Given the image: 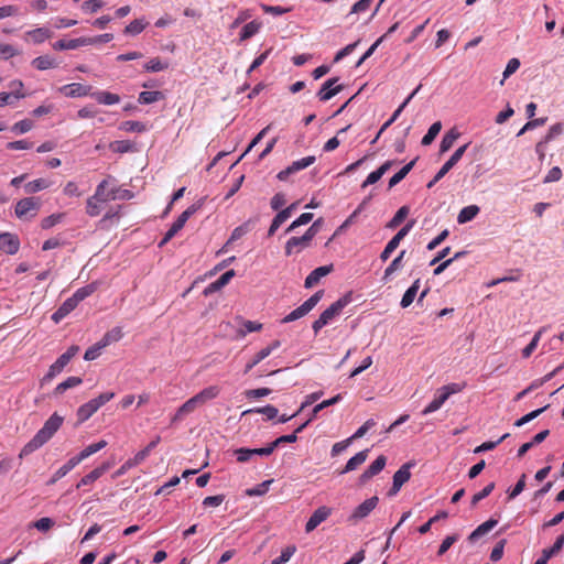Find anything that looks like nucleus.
<instances>
[{"mask_svg": "<svg viewBox=\"0 0 564 564\" xmlns=\"http://www.w3.org/2000/svg\"><path fill=\"white\" fill-rule=\"evenodd\" d=\"M63 417L57 413L52 414L44 423L43 427L22 447L19 457L23 458L29 456L45 443H47L53 435L59 430L63 424Z\"/></svg>", "mask_w": 564, "mask_h": 564, "instance_id": "nucleus-1", "label": "nucleus"}, {"mask_svg": "<svg viewBox=\"0 0 564 564\" xmlns=\"http://www.w3.org/2000/svg\"><path fill=\"white\" fill-rule=\"evenodd\" d=\"M220 393L218 386H209L183 403L174 414L172 422L182 420L185 415L193 413L197 408L215 399Z\"/></svg>", "mask_w": 564, "mask_h": 564, "instance_id": "nucleus-2", "label": "nucleus"}, {"mask_svg": "<svg viewBox=\"0 0 564 564\" xmlns=\"http://www.w3.org/2000/svg\"><path fill=\"white\" fill-rule=\"evenodd\" d=\"M351 292L346 293L336 302H334L328 308H326L319 317L313 323L312 327L315 335L327 324H329L341 311L351 302Z\"/></svg>", "mask_w": 564, "mask_h": 564, "instance_id": "nucleus-3", "label": "nucleus"}, {"mask_svg": "<svg viewBox=\"0 0 564 564\" xmlns=\"http://www.w3.org/2000/svg\"><path fill=\"white\" fill-rule=\"evenodd\" d=\"M465 386H466L465 383H456V382L443 386L442 388H440L436 391L434 399L424 408V410L422 411V414L427 415L430 413L437 411L438 409H441V406L446 402V400L452 394L463 391Z\"/></svg>", "mask_w": 564, "mask_h": 564, "instance_id": "nucleus-4", "label": "nucleus"}, {"mask_svg": "<svg viewBox=\"0 0 564 564\" xmlns=\"http://www.w3.org/2000/svg\"><path fill=\"white\" fill-rule=\"evenodd\" d=\"M41 208V202L37 197H25L15 204L14 214L19 219L34 218Z\"/></svg>", "mask_w": 564, "mask_h": 564, "instance_id": "nucleus-5", "label": "nucleus"}, {"mask_svg": "<svg viewBox=\"0 0 564 564\" xmlns=\"http://www.w3.org/2000/svg\"><path fill=\"white\" fill-rule=\"evenodd\" d=\"M324 291L319 290L314 293L310 299H307L302 305L293 310L290 314H288L281 322L290 323L296 321L303 316H305L308 312H311L317 303L321 301Z\"/></svg>", "mask_w": 564, "mask_h": 564, "instance_id": "nucleus-6", "label": "nucleus"}, {"mask_svg": "<svg viewBox=\"0 0 564 564\" xmlns=\"http://www.w3.org/2000/svg\"><path fill=\"white\" fill-rule=\"evenodd\" d=\"M198 205H192L188 208H186L178 217L177 219L172 224L170 229L166 231L164 238L162 239L160 246L170 241L186 224L188 218L194 215L198 210Z\"/></svg>", "mask_w": 564, "mask_h": 564, "instance_id": "nucleus-7", "label": "nucleus"}, {"mask_svg": "<svg viewBox=\"0 0 564 564\" xmlns=\"http://www.w3.org/2000/svg\"><path fill=\"white\" fill-rule=\"evenodd\" d=\"M414 223V220H410L391 238L380 254L382 261H387L390 258L391 253L399 247L401 240L410 232Z\"/></svg>", "mask_w": 564, "mask_h": 564, "instance_id": "nucleus-8", "label": "nucleus"}, {"mask_svg": "<svg viewBox=\"0 0 564 564\" xmlns=\"http://www.w3.org/2000/svg\"><path fill=\"white\" fill-rule=\"evenodd\" d=\"M316 161L314 155L302 158L301 160L294 161L290 166L280 171L276 177L280 181H286L291 174H294L301 170H304L312 165Z\"/></svg>", "mask_w": 564, "mask_h": 564, "instance_id": "nucleus-9", "label": "nucleus"}, {"mask_svg": "<svg viewBox=\"0 0 564 564\" xmlns=\"http://www.w3.org/2000/svg\"><path fill=\"white\" fill-rule=\"evenodd\" d=\"M20 239L12 232H0V250L7 254L13 256L20 250Z\"/></svg>", "mask_w": 564, "mask_h": 564, "instance_id": "nucleus-10", "label": "nucleus"}, {"mask_svg": "<svg viewBox=\"0 0 564 564\" xmlns=\"http://www.w3.org/2000/svg\"><path fill=\"white\" fill-rule=\"evenodd\" d=\"M378 502L379 498L377 496L366 499L354 510V512L349 517V521L357 522L361 519H365L377 507Z\"/></svg>", "mask_w": 564, "mask_h": 564, "instance_id": "nucleus-11", "label": "nucleus"}, {"mask_svg": "<svg viewBox=\"0 0 564 564\" xmlns=\"http://www.w3.org/2000/svg\"><path fill=\"white\" fill-rule=\"evenodd\" d=\"M412 464L411 463H406L404 465H402L393 475V482H392V487L389 491V496H394L399 492V490L401 489V487L406 482L409 481L410 477H411V473H410V468H411Z\"/></svg>", "mask_w": 564, "mask_h": 564, "instance_id": "nucleus-12", "label": "nucleus"}, {"mask_svg": "<svg viewBox=\"0 0 564 564\" xmlns=\"http://www.w3.org/2000/svg\"><path fill=\"white\" fill-rule=\"evenodd\" d=\"M332 514V509L326 507V506H322L319 508H317L313 513L312 516L310 517V519L307 520L306 524H305V531L307 533L312 532L313 530H315L322 522H324L329 516Z\"/></svg>", "mask_w": 564, "mask_h": 564, "instance_id": "nucleus-13", "label": "nucleus"}, {"mask_svg": "<svg viewBox=\"0 0 564 564\" xmlns=\"http://www.w3.org/2000/svg\"><path fill=\"white\" fill-rule=\"evenodd\" d=\"M338 82L337 77L327 79L317 93V97L321 101H327L343 90V85H336Z\"/></svg>", "mask_w": 564, "mask_h": 564, "instance_id": "nucleus-14", "label": "nucleus"}, {"mask_svg": "<svg viewBox=\"0 0 564 564\" xmlns=\"http://www.w3.org/2000/svg\"><path fill=\"white\" fill-rule=\"evenodd\" d=\"M469 143H465L464 145L459 147L444 163V165L440 169V171L436 173V180H442L462 159L466 150L468 149Z\"/></svg>", "mask_w": 564, "mask_h": 564, "instance_id": "nucleus-15", "label": "nucleus"}, {"mask_svg": "<svg viewBox=\"0 0 564 564\" xmlns=\"http://www.w3.org/2000/svg\"><path fill=\"white\" fill-rule=\"evenodd\" d=\"M387 457L384 455H380L376 458L375 462L360 475L359 481L360 484H367L372 477L378 475L386 466Z\"/></svg>", "mask_w": 564, "mask_h": 564, "instance_id": "nucleus-16", "label": "nucleus"}, {"mask_svg": "<svg viewBox=\"0 0 564 564\" xmlns=\"http://www.w3.org/2000/svg\"><path fill=\"white\" fill-rule=\"evenodd\" d=\"M90 86H85L79 83L67 84L58 88L61 94L69 98L90 96Z\"/></svg>", "mask_w": 564, "mask_h": 564, "instance_id": "nucleus-17", "label": "nucleus"}, {"mask_svg": "<svg viewBox=\"0 0 564 564\" xmlns=\"http://www.w3.org/2000/svg\"><path fill=\"white\" fill-rule=\"evenodd\" d=\"M111 467L109 462L101 464L100 466L93 469L90 473L85 475L76 485V488H80L84 486H89L94 484L97 479H99L102 475H105Z\"/></svg>", "mask_w": 564, "mask_h": 564, "instance_id": "nucleus-18", "label": "nucleus"}, {"mask_svg": "<svg viewBox=\"0 0 564 564\" xmlns=\"http://www.w3.org/2000/svg\"><path fill=\"white\" fill-rule=\"evenodd\" d=\"M311 245L303 236L302 237H291L286 242L284 247V253L285 256H292L300 253L302 250L308 248Z\"/></svg>", "mask_w": 564, "mask_h": 564, "instance_id": "nucleus-19", "label": "nucleus"}, {"mask_svg": "<svg viewBox=\"0 0 564 564\" xmlns=\"http://www.w3.org/2000/svg\"><path fill=\"white\" fill-rule=\"evenodd\" d=\"M334 270L333 264L323 265L314 269L305 279L304 286L306 289H311L316 285L319 280L327 274H329Z\"/></svg>", "mask_w": 564, "mask_h": 564, "instance_id": "nucleus-20", "label": "nucleus"}, {"mask_svg": "<svg viewBox=\"0 0 564 564\" xmlns=\"http://www.w3.org/2000/svg\"><path fill=\"white\" fill-rule=\"evenodd\" d=\"M564 545V534L556 538L554 544L550 549H544L542 555L535 561L534 564H546L549 560L558 553Z\"/></svg>", "mask_w": 564, "mask_h": 564, "instance_id": "nucleus-21", "label": "nucleus"}, {"mask_svg": "<svg viewBox=\"0 0 564 564\" xmlns=\"http://www.w3.org/2000/svg\"><path fill=\"white\" fill-rule=\"evenodd\" d=\"M77 302L73 296L68 297L52 315V321L56 324L64 319L72 311L77 307Z\"/></svg>", "mask_w": 564, "mask_h": 564, "instance_id": "nucleus-22", "label": "nucleus"}, {"mask_svg": "<svg viewBox=\"0 0 564 564\" xmlns=\"http://www.w3.org/2000/svg\"><path fill=\"white\" fill-rule=\"evenodd\" d=\"M393 164H394V161H391V160L386 161L379 169L371 172L367 176L365 182L361 184V187L366 188L368 185L377 183L383 176V174L387 173L391 169V166Z\"/></svg>", "mask_w": 564, "mask_h": 564, "instance_id": "nucleus-23", "label": "nucleus"}, {"mask_svg": "<svg viewBox=\"0 0 564 564\" xmlns=\"http://www.w3.org/2000/svg\"><path fill=\"white\" fill-rule=\"evenodd\" d=\"M368 454H369V449H364V451L357 453L356 455H354L347 462L344 469H341L339 471V474L343 475V474H347V473H350V471L357 469L360 465H362L366 462Z\"/></svg>", "mask_w": 564, "mask_h": 564, "instance_id": "nucleus-24", "label": "nucleus"}, {"mask_svg": "<svg viewBox=\"0 0 564 564\" xmlns=\"http://www.w3.org/2000/svg\"><path fill=\"white\" fill-rule=\"evenodd\" d=\"M236 272L235 270H228L227 272H225L224 274H221L216 281H214L213 283H210L206 290H205V293H210V292H216V291H219L220 289H223L225 285H227L230 280L235 276Z\"/></svg>", "mask_w": 564, "mask_h": 564, "instance_id": "nucleus-25", "label": "nucleus"}, {"mask_svg": "<svg viewBox=\"0 0 564 564\" xmlns=\"http://www.w3.org/2000/svg\"><path fill=\"white\" fill-rule=\"evenodd\" d=\"M107 445H108V443L105 440H100L97 443H93V444L88 445L87 447H85L83 451H80L77 455H75L76 460L82 463L83 460H85L89 456H91L95 453H97V452L101 451L102 448H105Z\"/></svg>", "mask_w": 564, "mask_h": 564, "instance_id": "nucleus-26", "label": "nucleus"}, {"mask_svg": "<svg viewBox=\"0 0 564 564\" xmlns=\"http://www.w3.org/2000/svg\"><path fill=\"white\" fill-rule=\"evenodd\" d=\"M99 286H100V282L94 281V282L76 290V292L72 296L77 302V304H79L86 297L94 294L98 290Z\"/></svg>", "mask_w": 564, "mask_h": 564, "instance_id": "nucleus-27", "label": "nucleus"}, {"mask_svg": "<svg viewBox=\"0 0 564 564\" xmlns=\"http://www.w3.org/2000/svg\"><path fill=\"white\" fill-rule=\"evenodd\" d=\"M498 521L490 518L489 520L485 521L480 525H478L468 536V540L470 542L476 541L480 536L487 534L490 530H492L497 525Z\"/></svg>", "mask_w": 564, "mask_h": 564, "instance_id": "nucleus-28", "label": "nucleus"}, {"mask_svg": "<svg viewBox=\"0 0 564 564\" xmlns=\"http://www.w3.org/2000/svg\"><path fill=\"white\" fill-rule=\"evenodd\" d=\"M90 97L101 105H116L120 102V96L109 91H94L90 94Z\"/></svg>", "mask_w": 564, "mask_h": 564, "instance_id": "nucleus-29", "label": "nucleus"}, {"mask_svg": "<svg viewBox=\"0 0 564 564\" xmlns=\"http://www.w3.org/2000/svg\"><path fill=\"white\" fill-rule=\"evenodd\" d=\"M78 464H80L78 460H76V457L73 456L69 458L63 466H61L52 476L50 484H55L57 480L65 477L72 469H74Z\"/></svg>", "mask_w": 564, "mask_h": 564, "instance_id": "nucleus-30", "label": "nucleus"}, {"mask_svg": "<svg viewBox=\"0 0 564 564\" xmlns=\"http://www.w3.org/2000/svg\"><path fill=\"white\" fill-rule=\"evenodd\" d=\"M82 46H85V37H78L73 40H59L53 44V48L56 51L76 50Z\"/></svg>", "mask_w": 564, "mask_h": 564, "instance_id": "nucleus-31", "label": "nucleus"}, {"mask_svg": "<svg viewBox=\"0 0 564 564\" xmlns=\"http://www.w3.org/2000/svg\"><path fill=\"white\" fill-rule=\"evenodd\" d=\"M460 133L455 129L452 128L448 130L442 138L441 144H440V152L445 153L447 152L456 142V140L459 138Z\"/></svg>", "mask_w": 564, "mask_h": 564, "instance_id": "nucleus-32", "label": "nucleus"}, {"mask_svg": "<svg viewBox=\"0 0 564 564\" xmlns=\"http://www.w3.org/2000/svg\"><path fill=\"white\" fill-rule=\"evenodd\" d=\"M99 409L96 404L89 400L88 402L80 405L77 410V419L79 423L87 421L90 416H93Z\"/></svg>", "mask_w": 564, "mask_h": 564, "instance_id": "nucleus-33", "label": "nucleus"}, {"mask_svg": "<svg viewBox=\"0 0 564 564\" xmlns=\"http://www.w3.org/2000/svg\"><path fill=\"white\" fill-rule=\"evenodd\" d=\"M405 256V250H402L397 258H394L391 263L386 268L383 273V280L388 281L397 271L401 270L403 267V258Z\"/></svg>", "mask_w": 564, "mask_h": 564, "instance_id": "nucleus-34", "label": "nucleus"}, {"mask_svg": "<svg viewBox=\"0 0 564 564\" xmlns=\"http://www.w3.org/2000/svg\"><path fill=\"white\" fill-rule=\"evenodd\" d=\"M480 212V208L477 205H468L460 209L457 216L458 224H466L473 220Z\"/></svg>", "mask_w": 564, "mask_h": 564, "instance_id": "nucleus-35", "label": "nucleus"}, {"mask_svg": "<svg viewBox=\"0 0 564 564\" xmlns=\"http://www.w3.org/2000/svg\"><path fill=\"white\" fill-rule=\"evenodd\" d=\"M419 289H420V279H416L413 282V284L405 291V293L403 294V296L401 299L400 305L402 308H406L413 303Z\"/></svg>", "mask_w": 564, "mask_h": 564, "instance_id": "nucleus-36", "label": "nucleus"}, {"mask_svg": "<svg viewBox=\"0 0 564 564\" xmlns=\"http://www.w3.org/2000/svg\"><path fill=\"white\" fill-rule=\"evenodd\" d=\"M82 382H83V380L80 377H68L66 380H64L63 382H61L56 386L53 393H54V395H61L67 389L75 388V387L82 384Z\"/></svg>", "mask_w": 564, "mask_h": 564, "instance_id": "nucleus-37", "label": "nucleus"}, {"mask_svg": "<svg viewBox=\"0 0 564 564\" xmlns=\"http://www.w3.org/2000/svg\"><path fill=\"white\" fill-rule=\"evenodd\" d=\"M26 34L35 44L43 43L44 41L52 37V32L46 28L34 29L29 31Z\"/></svg>", "mask_w": 564, "mask_h": 564, "instance_id": "nucleus-38", "label": "nucleus"}, {"mask_svg": "<svg viewBox=\"0 0 564 564\" xmlns=\"http://www.w3.org/2000/svg\"><path fill=\"white\" fill-rule=\"evenodd\" d=\"M261 28H262V23L258 20H253V21L247 23L240 32V41H246V40L252 37L260 31Z\"/></svg>", "mask_w": 564, "mask_h": 564, "instance_id": "nucleus-39", "label": "nucleus"}, {"mask_svg": "<svg viewBox=\"0 0 564 564\" xmlns=\"http://www.w3.org/2000/svg\"><path fill=\"white\" fill-rule=\"evenodd\" d=\"M122 337L123 332L121 327H113L112 329L108 330L99 341L101 343V346L107 347L111 343L119 341Z\"/></svg>", "mask_w": 564, "mask_h": 564, "instance_id": "nucleus-40", "label": "nucleus"}, {"mask_svg": "<svg viewBox=\"0 0 564 564\" xmlns=\"http://www.w3.org/2000/svg\"><path fill=\"white\" fill-rule=\"evenodd\" d=\"M416 159L412 160L408 164H405L398 173H395L389 181V188H392L397 184H399L413 169L415 165Z\"/></svg>", "mask_w": 564, "mask_h": 564, "instance_id": "nucleus-41", "label": "nucleus"}, {"mask_svg": "<svg viewBox=\"0 0 564 564\" xmlns=\"http://www.w3.org/2000/svg\"><path fill=\"white\" fill-rule=\"evenodd\" d=\"M410 213L409 206H402L398 209L391 220L387 224V228L394 229L401 225V223L408 217Z\"/></svg>", "mask_w": 564, "mask_h": 564, "instance_id": "nucleus-42", "label": "nucleus"}, {"mask_svg": "<svg viewBox=\"0 0 564 564\" xmlns=\"http://www.w3.org/2000/svg\"><path fill=\"white\" fill-rule=\"evenodd\" d=\"M163 98V93L159 90L142 91L139 95L138 101L142 105H149L162 100Z\"/></svg>", "mask_w": 564, "mask_h": 564, "instance_id": "nucleus-43", "label": "nucleus"}, {"mask_svg": "<svg viewBox=\"0 0 564 564\" xmlns=\"http://www.w3.org/2000/svg\"><path fill=\"white\" fill-rule=\"evenodd\" d=\"M170 66L169 62L167 61H162L160 57H154V58H151L145 65H144V69L147 72H152V73H156V72H162V70H165L167 69Z\"/></svg>", "mask_w": 564, "mask_h": 564, "instance_id": "nucleus-44", "label": "nucleus"}, {"mask_svg": "<svg viewBox=\"0 0 564 564\" xmlns=\"http://www.w3.org/2000/svg\"><path fill=\"white\" fill-rule=\"evenodd\" d=\"M148 25V22L144 21V19H137L130 22L123 30L124 34L130 35H137L140 34L145 26Z\"/></svg>", "mask_w": 564, "mask_h": 564, "instance_id": "nucleus-45", "label": "nucleus"}, {"mask_svg": "<svg viewBox=\"0 0 564 564\" xmlns=\"http://www.w3.org/2000/svg\"><path fill=\"white\" fill-rule=\"evenodd\" d=\"M442 129V123L441 121H436L434 122L427 130L426 134L422 138V141L421 143L423 145H430L434 140L435 138L437 137V134L440 133Z\"/></svg>", "mask_w": 564, "mask_h": 564, "instance_id": "nucleus-46", "label": "nucleus"}, {"mask_svg": "<svg viewBox=\"0 0 564 564\" xmlns=\"http://www.w3.org/2000/svg\"><path fill=\"white\" fill-rule=\"evenodd\" d=\"M107 187H108V181L107 180L101 181L97 185L95 194L93 196L101 203L109 202V197H113V196L109 195V189H107Z\"/></svg>", "mask_w": 564, "mask_h": 564, "instance_id": "nucleus-47", "label": "nucleus"}, {"mask_svg": "<svg viewBox=\"0 0 564 564\" xmlns=\"http://www.w3.org/2000/svg\"><path fill=\"white\" fill-rule=\"evenodd\" d=\"M120 129L126 132H144L147 126L141 121L128 120L120 124Z\"/></svg>", "mask_w": 564, "mask_h": 564, "instance_id": "nucleus-48", "label": "nucleus"}, {"mask_svg": "<svg viewBox=\"0 0 564 564\" xmlns=\"http://www.w3.org/2000/svg\"><path fill=\"white\" fill-rule=\"evenodd\" d=\"M510 436L509 433H506L503 434L499 440L497 441H488V442H485L482 444H480L479 446H477L475 449H474V453L475 454H479V453H482V452H487V451H492L495 449L501 442H503L505 440H507L508 437Z\"/></svg>", "mask_w": 564, "mask_h": 564, "instance_id": "nucleus-49", "label": "nucleus"}, {"mask_svg": "<svg viewBox=\"0 0 564 564\" xmlns=\"http://www.w3.org/2000/svg\"><path fill=\"white\" fill-rule=\"evenodd\" d=\"M549 404L540 408V409H536L525 415H523L522 417H520L519 420H517L514 422V425L520 427L529 422H531L532 420H534L535 417H538L540 414H542L544 411H546L549 409Z\"/></svg>", "mask_w": 564, "mask_h": 564, "instance_id": "nucleus-50", "label": "nucleus"}, {"mask_svg": "<svg viewBox=\"0 0 564 564\" xmlns=\"http://www.w3.org/2000/svg\"><path fill=\"white\" fill-rule=\"evenodd\" d=\"M544 330V327L539 329L533 336L532 340L529 343V345L524 347V349L522 350L523 358H529L531 354L535 350Z\"/></svg>", "mask_w": 564, "mask_h": 564, "instance_id": "nucleus-51", "label": "nucleus"}, {"mask_svg": "<svg viewBox=\"0 0 564 564\" xmlns=\"http://www.w3.org/2000/svg\"><path fill=\"white\" fill-rule=\"evenodd\" d=\"M253 412L264 414L268 420H273L274 417H276V415L279 413V411L275 406L268 404L262 408L247 410L243 412V414L253 413Z\"/></svg>", "mask_w": 564, "mask_h": 564, "instance_id": "nucleus-52", "label": "nucleus"}, {"mask_svg": "<svg viewBox=\"0 0 564 564\" xmlns=\"http://www.w3.org/2000/svg\"><path fill=\"white\" fill-rule=\"evenodd\" d=\"M33 66H35L40 70H45L48 68H53L56 66L53 58L47 55L39 56L32 61Z\"/></svg>", "mask_w": 564, "mask_h": 564, "instance_id": "nucleus-53", "label": "nucleus"}, {"mask_svg": "<svg viewBox=\"0 0 564 564\" xmlns=\"http://www.w3.org/2000/svg\"><path fill=\"white\" fill-rule=\"evenodd\" d=\"M48 187L47 181L44 178H37L25 184L24 189L28 194H34Z\"/></svg>", "mask_w": 564, "mask_h": 564, "instance_id": "nucleus-54", "label": "nucleus"}, {"mask_svg": "<svg viewBox=\"0 0 564 564\" xmlns=\"http://www.w3.org/2000/svg\"><path fill=\"white\" fill-rule=\"evenodd\" d=\"M100 204H102L101 202H99L97 198H95L94 196H90L87 202H86V213L87 215H89L90 217H96L98 216L100 213H101V206Z\"/></svg>", "mask_w": 564, "mask_h": 564, "instance_id": "nucleus-55", "label": "nucleus"}, {"mask_svg": "<svg viewBox=\"0 0 564 564\" xmlns=\"http://www.w3.org/2000/svg\"><path fill=\"white\" fill-rule=\"evenodd\" d=\"M313 216L314 215L312 213H303L302 215H300V217L292 221V224L285 229V232H292L297 227L308 224L313 219Z\"/></svg>", "mask_w": 564, "mask_h": 564, "instance_id": "nucleus-56", "label": "nucleus"}, {"mask_svg": "<svg viewBox=\"0 0 564 564\" xmlns=\"http://www.w3.org/2000/svg\"><path fill=\"white\" fill-rule=\"evenodd\" d=\"M270 356V349H261L259 350L253 358L246 365L245 373H248L253 367H256L260 361Z\"/></svg>", "mask_w": 564, "mask_h": 564, "instance_id": "nucleus-57", "label": "nucleus"}, {"mask_svg": "<svg viewBox=\"0 0 564 564\" xmlns=\"http://www.w3.org/2000/svg\"><path fill=\"white\" fill-rule=\"evenodd\" d=\"M340 400H341V394H336L335 397H333L330 399H327V400H324L323 402L316 404L314 406V409H313V412H312V419H315L319 411L324 410L325 408H328L330 405H334V404L338 403Z\"/></svg>", "mask_w": 564, "mask_h": 564, "instance_id": "nucleus-58", "label": "nucleus"}, {"mask_svg": "<svg viewBox=\"0 0 564 564\" xmlns=\"http://www.w3.org/2000/svg\"><path fill=\"white\" fill-rule=\"evenodd\" d=\"M295 551V545L286 546L284 550H282L281 554L276 558H274L270 564H285L286 562L290 561Z\"/></svg>", "mask_w": 564, "mask_h": 564, "instance_id": "nucleus-59", "label": "nucleus"}, {"mask_svg": "<svg viewBox=\"0 0 564 564\" xmlns=\"http://www.w3.org/2000/svg\"><path fill=\"white\" fill-rule=\"evenodd\" d=\"M495 482H489L486 487L482 488V490L475 494L471 498V506L475 507L479 501L488 497L495 489Z\"/></svg>", "mask_w": 564, "mask_h": 564, "instance_id": "nucleus-60", "label": "nucleus"}, {"mask_svg": "<svg viewBox=\"0 0 564 564\" xmlns=\"http://www.w3.org/2000/svg\"><path fill=\"white\" fill-rule=\"evenodd\" d=\"M65 214H52L45 218L42 219L41 221V227L43 229H50L52 228L53 226L59 224L62 221V219L64 218Z\"/></svg>", "mask_w": 564, "mask_h": 564, "instance_id": "nucleus-61", "label": "nucleus"}, {"mask_svg": "<svg viewBox=\"0 0 564 564\" xmlns=\"http://www.w3.org/2000/svg\"><path fill=\"white\" fill-rule=\"evenodd\" d=\"M250 230V227H249V223H245L238 227H236L232 232H231V236L229 238V240L227 241L226 246L227 247L230 242L235 241V240H238L240 239L241 237H243L247 232H249Z\"/></svg>", "mask_w": 564, "mask_h": 564, "instance_id": "nucleus-62", "label": "nucleus"}, {"mask_svg": "<svg viewBox=\"0 0 564 564\" xmlns=\"http://www.w3.org/2000/svg\"><path fill=\"white\" fill-rule=\"evenodd\" d=\"M105 347L101 346V343L98 341L96 343L94 346L89 347L86 351H85V355H84V359L85 360H95L96 358H98L101 354V350L104 349Z\"/></svg>", "mask_w": 564, "mask_h": 564, "instance_id": "nucleus-63", "label": "nucleus"}, {"mask_svg": "<svg viewBox=\"0 0 564 564\" xmlns=\"http://www.w3.org/2000/svg\"><path fill=\"white\" fill-rule=\"evenodd\" d=\"M34 123L30 119H23L21 121H18L13 124L12 131L17 133H26L33 128Z\"/></svg>", "mask_w": 564, "mask_h": 564, "instance_id": "nucleus-64", "label": "nucleus"}]
</instances>
